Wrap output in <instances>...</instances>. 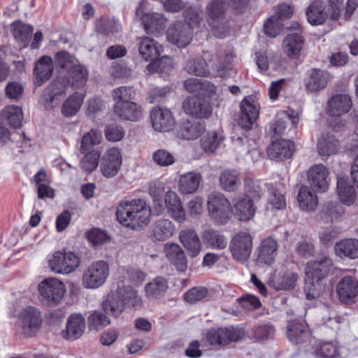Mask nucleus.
Returning <instances> with one entry per match:
<instances>
[{
    "label": "nucleus",
    "mask_w": 358,
    "mask_h": 358,
    "mask_svg": "<svg viewBox=\"0 0 358 358\" xmlns=\"http://www.w3.org/2000/svg\"><path fill=\"white\" fill-rule=\"evenodd\" d=\"M116 217L123 226L137 229L149 223L150 208L142 199L126 201L120 203L117 207Z\"/></svg>",
    "instance_id": "obj_1"
},
{
    "label": "nucleus",
    "mask_w": 358,
    "mask_h": 358,
    "mask_svg": "<svg viewBox=\"0 0 358 358\" xmlns=\"http://www.w3.org/2000/svg\"><path fill=\"white\" fill-rule=\"evenodd\" d=\"M38 289L41 301L49 306L57 305L66 291L64 284L56 278L44 279L39 283Z\"/></svg>",
    "instance_id": "obj_2"
},
{
    "label": "nucleus",
    "mask_w": 358,
    "mask_h": 358,
    "mask_svg": "<svg viewBox=\"0 0 358 358\" xmlns=\"http://www.w3.org/2000/svg\"><path fill=\"white\" fill-rule=\"evenodd\" d=\"M48 267L59 274H69L79 266L80 259L73 252L56 251L49 258Z\"/></svg>",
    "instance_id": "obj_3"
},
{
    "label": "nucleus",
    "mask_w": 358,
    "mask_h": 358,
    "mask_svg": "<svg viewBox=\"0 0 358 358\" xmlns=\"http://www.w3.org/2000/svg\"><path fill=\"white\" fill-rule=\"evenodd\" d=\"M207 206L210 216L220 224H226L230 218L231 205L221 193L213 192L208 197Z\"/></svg>",
    "instance_id": "obj_4"
},
{
    "label": "nucleus",
    "mask_w": 358,
    "mask_h": 358,
    "mask_svg": "<svg viewBox=\"0 0 358 358\" xmlns=\"http://www.w3.org/2000/svg\"><path fill=\"white\" fill-rule=\"evenodd\" d=\"M68 86L62 77L52 80L43 92L41 97L42 104L46 110L53 109L60 105L66 95Z\"/></svg>",
    "instance_id": "obj_5"
},
{
    "label": "nucleus",
    "mask_w": 358,
    "mask_h": 358,
    "mask_svg": "<svg viewBox=\"0 0 358 358\" xmlns=\"http://www.w3.org/2000/svg\"><path fill=\"white\" fill-rule=\"evenodd\" d=\"M229 0H210L206 6V20L212 30L222 28L227 22Z\"/></svg>",
    "instance_id": "obj_6"
},
{
    "label": "nucleus",
    "mask_w": 358,
    "mask_h": 358,
    "mask_svg": "<svg viewBox=\"0 0 358 358\" xmlns=\"http://www.w3.org/2000/svg\"><path fill=\"white\" fill-rule=\"evenodd\" d=\"M41 324V312L35 307L28 306L18 315L17 327L26 336H33L40 329Z\"/></svg>",
    "instance_id": "obj_7"
},
{
    "label": "nucleus",
    "mask_w": 358,
    "mask_h": 358,
    "mask_svg": "<svg viewBox=\"0 0 358 358\" xmlns=\"http://www.w3.org/2000/svg\"><path fill=\"white\" fill-rule=\"evenodd\" d=\"M336 293L339 301L347 305H351L358 299V280L351 275L341 278L336 284Z\"/></svg>",
    "instance_id": "obj_8"
},
{
    "label": "nucleus",
    "mask_w": 358,
    "mask_h": 358,
    "mask_svg": "<svg viewBox=\"0 0 358 358\" xmlns=\"http://www.w3.org/2000/svg\"><path fill=\"white\" fill-rule=\"evenodd\" d=\"M184 111L196 118H209L213 113V107L210 101L203 96L187 97L183 102Z\"/></svg>",
    "instance_id": "obj_9"
},
{
    "label": "nucleus",
    "mask_w": 358,
    "mask_h": 358,
    "mask_svg": "<svg viewBox=\"0 0 358 358\" xmlns=\"http://www.w3.org/2000/svg\"><path fill=\"white\" fill-rule=\"evenodd\" d=\"M241 114L238 125L245 130H250L259 115V104L250 96L244 98L241 103Z\"/></svg>",
    "instance_id": "obj_10"
},
{
    "label": "nucleus",
    "mask_w": 358,
    "mask_h": 358,
    "mask_svg": "<svg viewBox=\"0 0 358 358\" xmlns=\"http://www.w3.org/2000/svg\"><path fill=\"white\" fill-rule=\"evenodd\" d=\"M252 248L251 236L247 232H239L231 241L229 249L233 257L240 262H245L250 256Z\"/></svg>",
    "instance_id": "obj_11"
},
{
    "label": "nucleus",
    "mask_w": 358,
    "mask_h": 358,
    "mask_svg": "<svg viewBox=\"0 0 358 358\" xmlns=\"http://www.w3.org/2000/svg\"><path fill=\"white\" fill-rule=\"evenodd\" d=\"M205 338L211 345H225L241 339V333L234 327L211 328L206 332Z\"/></svg>",
    "instance_id": "obj_12"
},
{
    "label": "nucleus",
    "mask_w": 358,
    "mask_h": 358,
    "mask_svg": "<svg viewBox=\"0 0 358 358\" xmlns=\"http://www.w3.org/2000/svg\"><path fill=\"white\" fill-rule=\"evenodd\" d=\"M166 36L170 43L185 48L192 41L193 34L187 24L178 21L168 29Z\"/></svg>",
    "instance_id": "obj_13"
},
{
    "label": "nucleus",
    "mask_w": 358,
    "mask_h": 358,
    "mask_svg": "<svg viewBox=\"0 0 358 358\" xmlns=\"http://www.w3.org/2000/svg\"><path fill=\"white\" fill-rule=\"evenodd\" d=\"M332 266V259L327 257H321L316 260L310 261L306 268V278L323 282Z\"/></svg>",
    "instance_id": "obj_14"
},
{
    "label": "nucleus",
    "mask_w": 358,
    "mask_h": 358,
    "mask_svg": "<svg viewBox=\"0 0 358 358\" xmlns=\"http://www.w3.org/2000/svg\"><path fill=\"white\" fill-rule=\"evenodd\" d=\"M153 129L159 132L171 131L176 123L171 111L164 107H155L150 112Z\"/></svg>",
    "instance_id": "obj_15"
},
{
    "label": "nucleus",
    "mask_w": 358,
    "mask_h": 358,
    "mask_svg": "<svg viewBox=\"0 0 358 358\" xmlns=\"http://www.w3.org/2000/svg\"><path fill=\"white\" fill-rule=\"evenodd\" d=\"M329 171L323 164H315L308 171V182L314 192H324L329 188Z\"/></svg>",
    "instance_id": "obj_16"
},
{
    "label": "nucleus",
    "mask_w": 358,
    "mask_h": 358,
    "mask_svg": "<svg viewBox=\"0 0 358 358\" xmlns=\"http://www.w3.org/2000/svg\"><path fill=\"white\" fill-rule=\"evenodd\" d=\"M122 164V155L119 149H108L102 158L100 169L102 174L107 178L115 176Z\"/></svg>",
    "instance_id": "obj_17"
},
{
    "label": "nucleus",
    "mask_w": 358,
    "mask_h": 358,
    "mask_svg": "<svg viewBox=\"0 0 358 358\" xmlns=\"http://www.w3.org/2000/svg\"><path fill=\"white\" fill-rule=\"evenodd\" d=\"M294 143L292 141L281 139L273 142L267 148L270 159L283 161L292 157L294 152Z\"/></svg>",
    "instance_id": "obj_18"
},
{
    "label": "nucleus",
    "mask_w": 358,
    "mask_h": 358,
    "mask_svg": "<svg viewBox=\"0 0 358 358\" xmlns=\"http://www.w3.org/2000/svg\"><path fill=\"white\" fill-rule=\"evenodd\" d=\"M54 70L53 61L50 56H42L35 63L34 68V83L36 86H41L48 80L52 75Z\"/></svg>",
    "instance_id": "obj_19"
},
{
    "label": "nucleus",
    "mask_w": 358,
    "mask_h": 358,
    "mask_svg": "<svg viewBox=\"0 0 358 358\" xmlns=\"http://www.w3.org/2000/svg\"><path fill=\"white\" fill-rule=\"evenodd\" d=\"M179 239L191 258L197 257L201 252V242L194 229L182 230L179 234Z\"/></svg>",
    "instance_id": "obj_20"
},
{
    "label": "nucleus",
    "mask_w": 358,
    "mask_h": 358,
    "mask_svg": "<svg viewBox=\"0 0 358 358\" xmlns=\"http://www.w3.org/2000/svg\"><path fill=\"white\" fill-rule=\"evenodd\" d=\"M166 257L176 269L185 272L187 268V259L181 247L176 243L166 244L164 247Z\"/></svg>",
    "instance_id": "obj_21"
},
{
    "label": "nucleus",
    "mask_w": 358,
    "mask_h": 358,
    "mask_svg": "<svg viewBox=\"0 0 358 358\" xmlns=\"http://www.w3.org/2000/svg\"><path fill=\"white\" fill-rule=\"evenodd\" d=\"M164 203L169 215L178 222L182 223L186 220L185 210L177 194L168 191L164 195Z\"/></svg>",
    "instance_id": "obj_22"
},
{
    "label": "nucleus",
    "mask_w": 358,
    "mask_h": 358,
    "mask_svg": "<svg viewBox=\"0 0 358 358\" xmlns=\"http://www.w3.org/2000/svg\"><path fill=\"white\" fill-rule=\"evenodd\" d=\"M287 336L294 344H301L309 339L310 332L303 320H290L288 322Z\"/></svg>",
    "instance_id": "obj_23"
},
{
    "label": "nucleus",
    "mask_w": 358,
    "mask_h": 358,
    "mask_svg": "<svg viewBox=\"0 0 358 358\" xmlns=\"http://www.w3.org/2000/svg\"><path fill=\"white\" fill-rule=\"evenodd\" d=\"M113 110L121 119L134 122L137 121L142 115L141 107L134 101H116Z\"/></svg>",
    "instance_id": "obj_24"
},
{
    "label": "nucleus",
    "mask_w": 358,
    "mask_h": 358,
    "mask_svg": "<svg viewBox=\"0 0 358 358\" xmlns=\"http://www.w3.org/2000/svg\"><path fill=\"white\" fill-rule=\"evenodd\" d=\"M352 107V100L348 94H336L328 101L327 112L332 117H340L347 113Z\"/></svg>",
    "instance_id": "obj_25"
},
{
    "label": "nucleus",
    "mask_w": 358,
    "mask_h": 358,
    "mask_svg": "<svg viewBox=\"0 0 358 358\" xmlns=\"http://www.w3.org/2000/svg\"><path fill=\"white\" fill-rule=\"evenodd\" d=\"M85 328V320L80 314H71L67 319L66 329L62 336L66 339L76 340L80 338Z\"/></svg>",
    "instance_id": "obj_26"
},
{
    "label": "nucleus",
    "mask_w": 358,
    "mask_h": 358,
    "mask_svg": "<svg viewBox=\"0 0 358 358\" xmlns=\"http://www.w3.org/2000/svg\"><path fill=\"white\" fill-rule=\"evenodd\" d=\"M136 15L141 17L144 29L148 34L159 32L164 28L165 20L162 14L157 13L143 14L142 9L138 7L136 10Z\"/></svg>",
    "instance_id": "obj_27"
},
{
    "label": "nucleus",
    "mask_w": 358,
    "mask_h": 358,
    "mask_svg": "<svg viewBox=\"0 0 358 358\" xmlns=\"http://www.w3.org/2000/svg\"><path fill=\"white\" fill-rule=\"evenodd\" d=\"M335 255L341 259H355L358 258V239L344 238L336 243Z\"/></svg>",
    "instance_id": "obj_28"
},
{
    "label": "nucleus",
    "mask_w": 358,
    "mask_h": 358,
    "mask_svg": "<svg viewBox=\"0 0 358 358\" xmlns=\"http://www.w3.org/2000/svg\"><path fill=\"white\" fill-rule=\"evenodd\" d=\"M138 49L141 57L146 62H151L159 57L162 47L153 38L143 37L140 39Z\"/></svg>",
    "instance_id": "obj_29"
},
{
    "label": "nucleus",
    "mask_w": 358,
    "mask_h": 358,
    "mask_svg": "<svg viewBox=\"0 0 358 358\" xmlns=\"http://www.w3.org/2000/svg\"><path fill=\"white\" fill-rule=\"evenodd\" d=\"M234 216L240 221H249L255 214L256 208L254 206V201L248 196L240 198L233 207Z\"/></svg>",
    "instance_id": "obj_30"
},
{
    "label": "nucleus",
    "mask_w": 358,
    "mask_h": 358,
    "mask_svg": "<svg viewBox=\"0 0 358 358\" xmlns=\"http://www.w3.org/2000/svg\"><path fill=\"white\" fill-rule=\"evenodd\" d=\"M67 86L73 88L83 87L87 80V70L80 64L71 66L65 76L62 78Z\"/></svg>",
    "instance_id": "obj_31"
},
{
    "label": "nucleus",
    "mask_w": 358,
    "mask_h": 358,
    "mask_svg": "<svg viewBox=\"0 0 358 358\" xmlns=\"http://www.w3.org/2000/svg\"><path fill=\"white\" fill-rule=\"evenodd\" d=\"M278 247L276 240L272 236L262 240L259 247L258 261L271 265L277 254Z\"/></svg>",
    "instance_id": "obj_32"
},
{
    "label": "nucleus",
    "mask_w": 358,
    "mask_h": 358,
    "mask_svg": "<svg viewBox=\"0 0 358 358\" xmlns=\"http://www.w3.org/2000/svg\"><path fill=\"white\" fill-rule=\"evenodd\" d=\"M185 88L189 92H197L199 96H213L216 92L215 87L211 83L199 78H188L184 82Z\"/></svg>",
    "instance_id": "obj_33"
},
{
    "label": "nucleus",
    "mask_w": 358,
    "mask_h": 358,
    "mask_svg": "<svg viewBox=\"0 0 358 358\" xmlns=\"http://www.w3.org/2000/svg\"><path fill=\"white\" fill-rule=\"evenodd\" d=\"M109 275V266L105 261H98L91 265V289L103 285Z\"/></svg>",
    "instance_id": "obj_34"
},
{
    "label": "nucleus",
    "mask_w": 358,
    "mask_h": 358,
    "mask_svg": "<svg viewBox=\"0 0 358 358\" xmlns=\"http://www.w3.org/2000/svg\"><path fill=\"white\" fill-rule=\"evenodd\" d=\"M174 224L168 219H160L152 227V236L155 241H165L170 238L174 233Z\"/></svg>",
    "instance_id": "obj_35"
},
{
    "label": "nucleus",
    "mask_w": 358,
    "mask_h": 358,
    "mask_svg": "<svg viewBox=\"0 0 358 358\" xmlns=\"http://www.w3.org/2000/svg\"><path fill=\"white\" fill-rule=\"evenodd\" d=\"M303 44V36L297 33L288 34L283 41V51L290 59H297Z\"/></svg>",
    "instance_id": "obj_36"
},
{
    "label": "nucleus",
    "mask_w": 358,
    "mask_h": 358,
    "mask_svg": "<svg viewBox=\"0 0 358 358\" xmlns=\"http://www.w3.org/2000/svg\"><path fill=\"white\" fill-rule=\"evenodd\" d=\"M330 76L325 71L317 69H313L309 73L308 77L306 80V87L308 91L315 92L324 89L329 80Z\"/></svg>",
    "instance_id": "obj_37"
},
{
    "label": "nucleus",
    "mask_w": 358,
    "mask_h": 358,
    "mask_svg": "<svg viewBox=\"0 0 358 358\" xmlns=\"http://www.w3.org/2000/svg\"><path fill=\"white\" fill-rule=\"evenodd\" d=\"M203 122L200 121L187 120L182 123L178 131V135L183 139L194 140L201 136L205 131Z\"/></svg>",
    "instance_id": "obj_38"
},
{
    "label": "nucleus",
    "mask_w": 358,
    "mask_h": 358,
    "mask_svg": "<svg viewBox=\"0 0 358 358\" xmlns=\"http://www.w3.org/2000/svg\"><path fill=\"white\" fill-rule=\"evenodd\" d=\"M10 27L14 38L20 43L22 47L26 48L29 43L34 30L33 27L23 23L20 20L13 22Z\"/></svg>",
    "instance_id": "obj_39"
},
{
    "label": "nucleus",
    "mask_w": 358,
    "mask_h": 358,
    "mask_svg": "<svg viewBox=\"0 0 358 358\" xmlns=\"http://www.w3.org/2000/svg\"><path fill=\"white\" fill-rule=\"evenodd\" d=\"M103 310L113 317H118L125 309L117 292H111L102 302Z\"/></svg>",
    "instance_id": "obj_40"
},
{
    "label": "nucleus",
    "mask_w": 358,
    "mask_h": 358,
    "mask_svg": "<svg viewBox=\"0 0 358 358\" xmlns=\"http://www.w3.org/2000/svg\"><path fill=\"white\" fill-rule=\"evenodd\" d=\"M168 282L162 276H157L145 287V294L150 299H158L164 296L168 289Z\"/></svg>",
    "instance_id": "obj_41"
},
{
    "label": "nucleus",
    "mask_w": 358,
    "mask_h": 358,
    "mask_svg": "<svg viewBox=\"0 0 358 358\" xmlns=\"http://www.w3.org/2000/svg\"><path fill=\"white\" fill-rule=\"evenodd\" d=\"M201 178V175L199 173L189 172L182 175L179 180V192L183 194H192L196 192Z\"/></svg>",
    "instance_id": "obj_42"
},
{
    "label": "nucleus",
    "mask_w": 358,
    "mask_h": 358,
    "mask_svg": "<svg viewBox=\"0 0 358 358\" xmlns=\"http://www.w3.org/2000/svg\"><path fill=\"white\" fill-rule=\"evenodd\" d=\"M95 30L104 36H110L119 33L122 26L115 17H101L95 22Z\"/></svg>",
    "instance_id": "obj_43"
},
{
    "label": "nucleus",
    "mask_w": 358,
    "mask_h": 358,
    "mask_svg": "<svg viewBox=\"0 0 358 358\" xmlns=\"http://www.w3.org/2000/svg\"><path fill=\"white\" fill-rule=\"evenodd\" d=\"M0 116L3 122L13 128H19L22 126L23 113L22 108L19 106L13 105L5 107Z\"/></svg>",
    "instance_id": "obj_44"
},
{
    "label": "nucleus",
    "mask_w": 358,
    "mask_h": 358,
    "mask_svg": "<svg viewBox=\"0 0 358 358\" xmlns=\"http://www.w3.org/2000/svg\"><path fill=\"white\" fill-rule=\"evenodd\" d=\"M317 148L320 155L328 157L337 152L339 142L333 135L327 134L318 140Z\"/></svg>",
    "instance_id": "obj_45"
},
{
    "label": "nucleus",
    "mask_w": 358,
    "mask_h": 358,
    "mask_svg": "<svg viewBox=\"0 0 358 358\" xmlns=\"http://www.w3.org/2000/svg\"><path fill=\"white\" fill-rule=\"evenodd\" d=\"M337 191L338 196L343 203L350 205L354 202L355 189L346 178H337Z\"/></svg>",
    "instance_id": "obj_46"
},
{
    "label": "nucleus",
    "mask_w": 358,
    "mask_h": 358,
    "mask_svg": "<svg viewBox=\"0 0 358 358\" xmlns=\"http://www.w3.org/2000/svg\"><path fill=\"white\" fill-rule=\"evenodd\" d=\"M297 200L300 208L305 211H311L317 205V196L306 185L301 186Z\"/></svg>",
    "instance_id": "obj_47"
},
{
    "label": "nucleus",
    "mask_w": 358,
    "mask_h": 358,
    "mask_svg": "<svg viewBox=\"0 0 358 358\" xmlns=\"http://www.w3.org/2000/svg\"><path fill=\"white\" fill-rule=\"evenodd\" d=\"M308 22L313 25L322 24L326 20V13L323 3L320 0L311 3L306 11Z\"/></svg>",
    "instance_id": "obj_48"
},
{
    "label": "nucleus",
    "mask_w": 358,
    "mask_h": 358,
    "mask_svg": "<svg viewBox=\"0 0 358 358\" xmlns=\"http://www.w3.org/2000/svg\"><path fill=\"white\" fill-rule=\"evenodd\" d=\"M120 294L121 300L124 302V306H133L137 308L141 304V299L138 295L137 291L131 286H123L118 287L116 290Z\"/></svg>",
    "instance_id": "obj_49"
},
{
    "label": "nucleus",
    "mask_w": 358,
    "mask_h": 358,
    "mask_svg": "<svg viewBox=\"0 0 358 358\" xmlns=\"http://www.w3.org/2000/svg\"><path fill=\"white\" fill-rule=\"evenodd\" d=\"M203 238L205 243L212 249L222 250L227 247V242L225 237L218 231L213 229L206 230Z\"/></svg>",
    "instance_id": "obj_50"
},
{
    "label": "nucleus",
    "mask_w": 358,
    "mask_h": 358,
    "mask_svg": "<svg viewBox=\"0 0 358 358\" xmlns=\"http://www.w3.org/2000/svg\"><path fill=\"white\" fill-rule=\"evenodd\" d=\"M83 99L77 93L69 96L62 103V114L66 117L74 116L81 107Z\"/></svg>",
    "instance_id": "obj_51"
},
{
    "label": "nucleus",
    "mask_w": 358,
    "mask_h": 358,
    "mask_svg": "<svg viewBox=\"0 0 358 358\" xmlns=\"http://www.w3.org/2000/svg\"><path fill=\"white\" fill-rule=\"evenodd\" d=\"M185 69L189 73L197 76H206L210 73L207 63L201 57L192 58L188 60Z\"/></svg>",
    "instance_id": "obj_52"
},
{
    "label": "nucleus",
    "mask_w": 358,
    "mask_h": 358,
    "mask_svg": "<svg viewBox=\"0 0 358 358\" xmlns=\"http://www.w3.org/2000/svg\"><path fill=\"white\" fill-rule=\"evenodd\" d=\"M224 136L216 131L208 132L201 139V148L208 152H213L224 141Z\"/></svg>",
    "instance_id": "obj_53"
},
{
    "label": "nucleus",
    "mask_w": 358,
    "mask_h": 358,
    "mask_svg": "<svg viewBox=\"0 0 358 358\" xmlns=\"http://www.w3.org/2000/svg\"><path fill=\"white\" fill-rule=\"evenodd\" d=\"M219 180L222 188L228 192L236 190L240 183L238 174L234 170L224 171Z\"/></svg>",
    "instance_id": "obj_54"
},
{
    "label": "nucleus",
    "mask_w": 358,
    "mask_h": 358,
    "mask_svg": "<svg viewBox=\"0 0 358 358\" xmlns=\"http://www.w3.org/2000/svg\"><path fill=\"white\" fill-rule=\"evenodd\" d=\"M244 181V189L246 193L245 196L251 198L252 201H255L259 200L262 194V189L259 185V182L249 175L245 176L243 179Z\"/></svg>",
    "instance_id": "obj_55"
},
{
    "label": "nucleus",
    "mask_w": 358,
    "mask_h": 358,
    "mask_svg": "<svg viewBox=\"0 0 358 358\" xmlns=\"http://www.w3.org/2000/svg\"><path fill=\"white\" fill-rule=\"evenodd\" d=\"M324 289L323 282L305 278L304 292L307 299L311 300L320 297Z\"/></svg>",
    "instance_id": "obj_56"
},
{
    "label": "nucleus",
    "mask_w": 358,
    "mask_h": 358,
    "mask_svg": "<svg viewBox=\"0 0 358 358\" xmlns=\"http://www.w3.org/2000/svg\"><path fill=\"white\" fill-rule=\"evenodd\" d=\"M313 355L317 358H336L338 348L332 342H324L314 350Z\"/></svg>",
    "instance_id": "obj_57"
},
{
    "label": "nucleus",
    "mask_w": 358,
    "mask_h": 358,
    "mask_svg": "<svg viewBox=\"0 0 358 358\" xmlns=\"http://www.w3.org/2000/svg\"><path fill=\"white\" fill-rule=\"evenodd\" d=\"M233 55L231 52H227L224 50H219L216 55V61H213L211 66L217 72L224 71L228 68L233 59Z\"/></svg>",
    "instance_id": "obj_58"
},
{
    "label": "nucleus",
    "mask_w": 358,
    "mask_h": 358,
    "mask_svg": "<svg viewBox=\"0 0 358 358\" xmlns=\"http://www.w3.org/2000/svg\"><path fill=\"white\" fill-rule=\"evenodd\" d=\"M171 68V59L169 57H158L151 61L147 66L148 70L152 73L166 72Z\"/></svg>",
    "instance_id": "obj_59"
},
{
    "label": "nucleus",
    "mask_w": 358,
    "mask_h": 358,
    "mask_svg": "<svg viewBox=\"0 0 358 358\" xmlns=\"http://www.w3.org/2000/svg\"><path fill=\"white\" fill-rule=\"evenodd\" d=\"M80 152L84 155L80 162V168L90 173V132H87L81 141Z\"/></svg>",
    "instance_id": "obj_60"
},
{
    "label": "nucleus",
    "mask_w": 358,
    "mask_h": 358,
    "mask_svg": "<svg viewBox=\"0 0 358 358\" xmlns=\"http://www.w3.org/2000/svg\"><path fill=\"white\" fill-rule=\"evenodd\" d=\"M136 92L133 87L122 86L113 91V100L116 101L129 102L135 99Z\"/></svg>",
    "instance_id": "obj_61"
},
{
    "label": "nucleus",
    "mask_w": 358,
    "mask_h": 358,
    "mask_svg": "<svg viewBox=\"0 0 358 358\" xmlns=\"http://www.w3.org/2000/svg\"><path fill=\"white\" fill-rule=\"evenodd\" d=\"M282 24L276 16H271L264 25V33L269 37H275L282 29Z\"/></svg>",
    "instance_id": "obj_62"
},
{
    "label": "nucleus",
    "mask_w": 358,
    "mask_h": 358,
    "mask_svg": "<svg viewBox=\"0 0 358 358\" xmlns=\"http://www.w3.org/2000/svg\"><path fill=\"white\" fill-rule=\"evenodd\" d=\"M208 294V290L207 288L204 287H194L185 292L184 298L187 302L194 303L206 298Z\"/></svg>",
    "instance_id": "obj_63"
},
{
    "label": "nucleus",
    "mask_w": 358,
    "mask_h": 358,
    "mask_svg": "<svg viewBox=\"0 0 358 358\" xmlns=\"http://www.w3.org/2000/svg\"><path fill=\"white\" fill-rule=\"evenodd\" d=\"M105 136L108 141L116 142L122 140L124 136L123 128L116 124H110L106 127Z\"/></svg>",
    "instance_id": "obj_64"
}]
</instances>
